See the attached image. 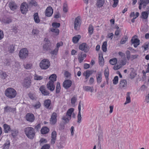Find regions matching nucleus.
Listing matches in <instances>:
<instances>
[{
	"label": "nucleus",
	"instance_id": "obj_46",
	"mask_svg": "<svg viewBox=\"0 0 149 149\" xmlns=\"http://www.w3.org/2000/svg\"><path fill=\"white\" fill-rule=\"evenodd\" d=\"M29 3L30 5H33L35 6H37L38 5L37 2L34 0H31Z\"/></svg>",
	"mask_w": 149,
	"mask_h": 149
},
{
	"label": "nucleus",
	"instance_id": "obj_55",
	"mask_svg": "<svg viewBox=\"0 0 149 149\" xmlns=\"http://www.w3.org/2000/svg\"><path fill=\"white\" fill-rule=\"evenodd\" d=\"M18 133V131L17 130H15L12 131L11 134L13 137H15L17 136Z\"/></svg>",
	"mask_w": 149,
	"mask_h": 149
},
{
	"label": "nucleus",
	"instance_id": "obj_25",
	"mask_svg": "<svg viewBox=\"0 0 149 149\" xmlns=\"http://www.w3.org/2000/svg\"><path fill=\"white\" fill-rule=\"evenodd\" d=\"M9 6L10 9L13 10L16 9L17 7L16 4L13 2H10L9 3Z\"/></svg>",
	"mask_w": 149,
	"mask_h": 149
},
{
	"label": "nucleus",
	"instance_id": "obj_41",
	"mask_svg": "<svg viewBox=\"0 0 149 149\" xmlns=\"http://www.w3.org/2000/svg\"><path fill=\"white\" fill-rule=\"evenodd\" d=\"M60 89L61 86L60 83L59 82H57L56 87V93H59L60 92Z\"/></svg>",
	"mask_w": 149,
	"mask_h": 149
},
{
	"label": "nucleus",
	"instance_id": "obj_10",
	"mask_svg": "<svg viewBox=\"0 0 149 149\" xmlns=\"http://www.w3.org/2000/svg\"><path fill=\"white\" fill-rule=\"evenodd\" d=\"M81 102L80 101L79 103L78 106L79 112L77 116V123L79 124L81 122Z\"/></svg>",
	"mask_w": 149,
	"mask_h": 149
},
{
	"label": "nucleus",
	"instance_id": "obj_5",
	"mask_svg": "<svg viewBox=\"0 0 149 149\" xmlns=\"http://www.w3.org/2000/svg\"><path fill=\"white\" fill-rule=\"evenodd\" d=\"M29 54V51L26 48H24L22 49L19 53V57L22 59H25L28 56Z\"/></svg>",
	"mask_w": 149,
	"mask_h": 149
},
{
	"label": "nucleus",
	"instance_id": "obj_6",
	"mask_svg": "<svg viewBox=\"0 0 149 149\" xmlns=\"http://www.w3.org/2000/svg\"><path fill=\"white\" fill-rule=\"evenodd\" d=\"M31 79L29 78L26 77L24 79L22 85L23 87L28 88L31 86Z\"/></svg>",
	"mask_w": 149,
	"mask_h": 149
},
{
	"label": "nucleus",
	"instance_id": "obj_64",
	"mask_svg": "<svg viewBox=\"0 0 149 149\" xmlns=\"http://www.w3.org/2000/svg\"><path fill=\"white\" fill-rule=\"evenodd\" d=\"M145 102L149 104V93L146 96Z\"/></svg>",
	"mask_w": 149,
	"mask_h": 149
},
{
	"label": "nucleus",
	"instance_id": "obj_49",
	"mask_svg": "<svg viewBox=\"0 0 149 149\" xmlns=\"http://www.w3.org/2000/svg\"><path fill=\"white\" fill-rule=\"evenodd\" d=\"M126 54L127 59L128 60L130 59L131 56H130V51L128 50L126 52Z\"/></svg>",
	"mask_w": 149,
	"mask_h": 149
},
{
	"label": "nucleus",
	"instance_id": "obj_13",
	"mask_svg": "<svg viewBox=\"0 0 149 149\" xmlns=\"http://www.w3.org/2000/svg\"><path fill=\"white\" fill-rule=\"evenodd\" d=\"M79 49L82 51H84L85 52H87L89 50L88 47L85 43L80 44L79 46Z\"/></svg>",
	"mask_w": 149,
	"mask_h": 149
},
{
	"label": "nucleus",
	"instance_id": "obj_31",
	"mask_svg": "<svg viewBox=\"0 0 149 149\" xmlns=\"http://www.w3.org/2000/svg\"><path fill=\"white\" fill-rule=\"evenodd\" d=\"M57 76L56 74H52L49 77V79L50 80V81L52 80L53 82L56 81V80Z\"/></svg>",
	"mask_w": 149,
	"mask_h": 149
},
{
	"label": "nucleus",
	"instance_id": "obj_26",
	"mask_svg": "<svg viewBox=\"0 0 149 149\" xmlns=\"http://www.w3.org/2000/svg\"><path fill=\"white\" fill-rule=\"evenodd\" d=\"M86 55L85 54H80L78 55V60L80 63L81 62L84 60V58H86Z\"/></svg>",
	"mask_w": 149,
	"mask_h": 149
},
{
	"label": "nucleus",
	"instance_id": "obj_24",
	"mask_svg": "<svg viewBox=\"0 0 149 149\" xmlns=\"http://www.w3.org/2000/svg\"><path fill=\"white\" fill-rule=\"evenodd\" d=\"M40 90L41 91L42 93L45 95H48L49 94V92L45 89L44 87L42 86L40 87Z\"/></svg>",
	"mask_w": 149,
	"mask_h": 149
},
{
	"label": "nucleus",
	"instance_id": "obj_8",
	"mask_svg": "<svg viewBox=\"0 0 149 149\" xmlns=\"http://www.w3.org/2000/svg\"><path fill=\"white\" fill-rule=\"evenodd\" d=\"M132 44H133L135 47H136L140 44V40L137 38V36H134L133 37L131 40Z\"/></svg>",
	"mask_w": 149,
	"mask_h": 149
},
{
	"label": "nucleus",
	"instance_id": "obj_23",
	"mask_svg": "<svg viewBox=\"0 0 149 149\" xmlns=\"http://www.w3.org/2000/svg\"><path fill=\"white\" fill-rule=\"evenodd\" d=\"M104 2V0H97L96 5L97 7L100 8L103 5Z\"/></svg>",
	"mask_w": 149,
	"mask_h": 149
},
{
	"label": "nucleus",
	"instance_id": "obj_14",
	"mask_svg": "<svg viewBox=\"0 0 149 149\" xmlns=\"http://www.w3.org/2000/svg\"><path fill=\"white\" fill-rule=\"evenodd\" d=\"M54 83L52 80L49 81L47 85V88L51 91H53L55 88V86L54 84Z\"/></svg>",
	"mask_w": 149,
	"mask_h": 149
},
{
	"label": "nucleus",
	"instance_id": "obj_4",
	"mask_svg": "<svg viewBox=\"0 0 149 149\" xmlns=\"http://www.w3.org/2000/svg\"><path fill=\"white\" fill-rule=\"evenodd\" d=\"M44 41L45 42V43L43 46V50L45 51L50 52L52 48L50 41L48 38H45Z\"/></svg>",
	"mask_w": 149,
	"mask_h": 149
},
{
	"label": "nucleus",
	"instance_id": "obj_34",
	"mask_svg": "<svg viewBox=\"0 0 149 149\" xmlns=\"http://www.w3.org/2000/svg\"><path fill=\"white\" fill-rule=\"evenodd\" d=\"M109 62L110 64L112 65H114L117 63V59L116 58H111L109 60Z\"/></svg>",
	"mask_w": 149,
	"mask_h": 149
},
{
	"label": "nucleus",
	"instance_id": "obj_59",
	"mask_svg": "<svg viewBox=\"0 0 149 149\" xmlns=\"http://www.w3.org/2000/svg\"><path fill=\"white\" fill-rule=\"evenodd\" d=\"M122 67L120 65H117L114 66L113 69L115 70H117L120 68Z\"/></svg>",
	"mask_w": 149,
	"mask_h": 149
},
{
	"label": "nucleus",
	"instance_id": "obj_40",
	"mask_svg": "<svg viewBox=\"0 0 149 149\" xmlns=\"http://www.w3.org/2000/svg\"><path fill=\"white\" fill-rule=\"evenodd\" d=\"M74 111V109L71 108L70 109L67 111V116L68 115L70 117H71V114Z\"/></svg>",
	"mask_w": 149,
	"mask_h": 149
},
{
	"label": "nucleus",
	"instance_id": "obj_21",
	"mask_svg": "<svg viewBox=\"0 0 149 149\" xmlns=\"http://www.w3.org/2000/svg\"><path fill=\"white\" fill-rule=\"evenodd\" d=\"M83 88L85 91H90L91 92H93L94 90L93 86H83Z\"/></svg>",
	"mask_w": 149,
	"mask_h": 149
},
{
	"label": "nucleus",
	"instance_id": "obj_47",
	"mask_svg": "<svg viewBox=\"0 0 149 149\" xmlns=\"http://www.w3.org/2000/svg\"><path fill=\"white\" fill-rule=\"evenodd\" d=\"M118 76H116L113 80V84L114 85H116L118 84Z\"/></svg>",
	"mask_w": 149,
	"mask_h": 149
},
{
	"label": "nucleus",
	"instance_id": "obj_32",
	"mask_svg": "<svg viewBox=\"0 0 149 149\" xmlns=\"http://www.w3.org/2000/svg\"><path fill=\"white\" fill-rule=\"evenodd\" d=\"M96 77L97 82L99 83L101 82L102 80L101 73L100 72H98L97 74Z\"/></svg>",
	"mask_w": 149,
	"mask_h": 149
},
{
	"label": "nucleus",
	"instance_id": "obj_1",
	"mask_svg": "<svg viewBox=\"0 0 149 149\" xmlns=\"http://www.w3.org/2000/svg\"><path fill=\"white\" fill-rule=\"evenodd\" d=\"M24 132L28 138L32 139H33L35 134V130L31 127H28L25 128Z\"/></svg>",
	"mask_w": 149,
	"mask_h": 149
},
{
	"label": "nucleus",
	"instance_id": "obj_61",
	"mask_svg": "<svg viewBox=\"0 0 149 149\" xmlns=\"http://www.w3.org/2000/svg\"><path fill=\"white\" fill-rule=\"evenodd\" d=\"M126 63L127 60L125 58L123 59L122 60L120 61V63L123 65H125Z\"/></svg>",
	"mask_w": 149,
	"mask_h": 149
},
{
	"label": "nucleus",
	"instance_id": "obj_33",
	"mask_svg": "<svg viewBox=\"0 0 149 149\" xmlns=\"http://www.w3.org/2000/svg\"><path fill=\"white\" fill-rule=\"evenodd\" d=\"M140 2L143 3V7L145 8L146 5L149 3V0H140Z\"/></svg>",
	"mask_w": 149,
	"mask_h": 149
},
{
	"label": "nucleus",
	"instance_id": "obj_63",
	"mask_svg": "<svg viewBox=\"0 0 149 149\" xmlns=\"http://www.w3.org/2000/svg\"><path fill=\"white\" fill-rule=\"evenodd\" d=\"M114 1V3L113 4L112 6L113 8L116 7L118 3V0H113Z\"/></svg>",
	"mask_w": 149,
	"mask_h": 149
},
{
	"label": "nucleus",
	"instance_id": "obj_15",
	"mask_svg": "<svg viewBox=\"0 0 149 149\" xmlns=\"http://www.w3.org/2000/svg\"><path fill=\"white\" fill-rule=\"evenodd\" d=\"M53 13V9L51 6L47 7L46 10L45 15L47 17L51 16Z\"/></svg>",
	"mask_w": 149,
	"mask_h": 149
},
{
	"label": "nucleus",
	"instance_id": "obj_28",
	"mask_svg": "<svg viewBox=\"0 0 149 149\" xmlns=\"http://www.w3.org/2000/svg\"><path fill=\"white\" fill-rule=\"evenodd\" d=\"M3 127L4 128V132L5 133H8V131H9L10 129L9 126L6 124H4L3 125Z\"/></svg>",
	"mask_w": 149,
	"mask_h": 149
},
{
	"label": "nucleus",
	"instance_id": "obj_53",
	"mask_svg": "<svg viewBox=\"0 0 149 149\" xmlns=\"http://www.w3.org/2000/svg\"><path fill=\"white\" fill-rule=\"evenodd\" d=\"M81 36L78 35L75 36V43H77L79 40L81 38Z\"/></svg>",
	"mask_w": 149,
	"mask_h": 149
},
{
	"label": "nucleus",
	"instance_id": "obj_17",
	"mask_svg": "<svg viewBox=\"0 0 149 149\" xmlns=\"http://www.w3.org/2000/svg\"><path fill=\"white\" fill-rule=\"evenodd\" d=\"M127 82L126 80L123 79L120 81L119 84V87L121 89H123L127 86Z\"/></svg>",
	"mask_w": 149,
	"mask_h": 149
},
{
	"label": "nucleus",
	"instance_id": "obj_18",
	"mask_svg": "<svg viewBox=\"0 0 149 149\" xmlns=\"http://www.w3.org/2000/svg\"><path fill=\"white\" fill-rule=\"evenodd\" d=\"M81 22V19L80 16H79L75 18V28L80 27Z\"/></svg>",
	"mask_w": 149,
	"mask_h": 149
},
{
	"label": "nucleus",
	"instance_id": "obj_22",
	"mask_svg": "<svg viewBox=\"0 0 149 149\" xmlns=\"http://www.w3.org/2000/svg\"><path fill=\"white\" fill-rule=\"evenodd\" d=\"M51 101L49 99H47L45 100L44 102V105L45 107L47 109H50L51 108H49V107L51 104Z\"/></svg>",
	"mask_w": 149,
	"mask_h": 149
},
{
	"label": "nucleus",
	"instance_id": "obj_7",
	"mask_svg": "<svg viewBox=\"0 0 149 149\" xmlns=\"http://www.w3.org/2000/svg\"><path fill=\"white\" fill-rule=\"evenodd\" d=\"M4 113H9L10 112L14 113L16 111V109L12 107L7 105L4 108Z\"/></svg>",
	"mask_w": 149,
	"mask_h": 149
},
{
	"label": "nucleus",
	"instance_id": "obj_11",
	"mask_svg": "<svg viewBox=\"0 0 149 149\" xmlns=\"http://www.w3.org/2000/svg\"><path fill=\"white\" fill-rule=\"evenodd\" d=\"M26 120L30 122H32L35 119V117L33 114L30 113H27L25 116Z\"/></svg>",
	"mask_w": 149,
	"mask_h": 149
},
{
	"label": "nucleus",
	"instance_id": "obj_9",
	"mask_svg": "<svg viewBox=\"0 0 149 149\" xmlns=\"http://www.w3.org/2000/svg\"><path fill=\"white\" fill-rule=\"evenodd\" d=\"M28 6L26 3H23L21 5L20 9L22 13L26 14L28 11Z\"/></svg>",
	"mask_w": 149,
	"mask_h": 149
},
{
	"label": "nucleus",
	"instance_id": "obj_30",
	"mask_svg": "<svg viewBox=\"0 0 149 149\" xmlns=\"http://www.w3.org/2000/svg\"><path fill=\"white\" fill-rule=\"evenodd\" d=\"M34 19L36 23H38L40 22V20L39 18L38 13H35L33 15Z\"/></svg>",
	"mask_w": 149,
	"mask_h": 149
},
{
	"label": "nucleus",
	"instance_id": "obj_2",
	"mask_svg": "<svg viewBox=\"0 0 149 149\" xmlns=\"http://www.w3.org/2000/svg\"><path fill=\"white\" fill-rule=\"evenodd\" d=\"M5 95L10 98H14L17 95V92L16 91L12 88H8L5 91Z\"/></svg>",
	"mask_w": 149,
	"mask_h": 149
},
{
	"label": "nucleus",
	"instance_id": "obj_60",
	"mask_svg": "<svg viewBox=\"0 0 149 149\" xmlns=\"http://www.w3.org/2000/svg\"><path fill=\"white\" fill-rule=\"evenodd\" d=\"M39 30L36 29H33L32 32V34L33 35L37 34L39 33Z\"/></svg>",
	"mask_w": 149,
	"mask_h": 149
},
{
	"label": "nucleus",
	"instance_id": "obj_57",
	"mask_svg": "<svg viewBox=\"0 0 149 149\" xmlns=\"http://www.w3.org/2000/svg\"><path fill=\"white\" fill-rule=\"evenodd\" d=\"M50 147V145L48 144H46L43 146L40 149H49Z\"/></svg>",
	"mask_w": 149,
	"mask_h": 149
},
{
	"label": "nucleus",
	"instance_id": "obj_27",
	"mask_svg": "<svg viewBox=\"0 0 149 149\" xmlns=\"http://www.w3.org/2000/svg\"><path fill=\"white\" fill-rule=\"evenodd\" d=\"M41 132L42 134H45L49 131V129L47 127H42L41 130Z\"/></svg>",
	"mask_w": 149,
	"mask_h": 149
},
{
	"label": "nucleus",
	"instance_id": "obj_43",
	"mask_svg": "<svg viewBox=\"0 0 149 149\" xmlns=\"http://www.w3.org/2000/svg\"><path fill=\"white\" fill-rule=\"evenodd\" d=\"M51 31L56 35H58L59 33V30L58 29H51Z\"/></svg>",
	"mask_w": 149,
	"mask_h": 149
},
{
	"label": "nucleus",
	"instance_id": "obj_42",
	"mask_svg": "<svg viewBox=\"0 0 149 149\" xmlns=\"http://www.w3.org/2000/svg\"><path fill=\"white\" fill-rule=\"evenodd\" d=\"M2 21L4 23L7 24L11 22L12 20L8 18L6 19H3Z\"/></svg>",
	"mask_w": 149,
	"mask_h": 149
},
{
	"label": "nucleus",
	"instance_id": "obj_19",
	"mask_svg": "<svg viewBox=\"0 0 149 149\" xmlns=\"http://www.w3.org/2000/svg\"><path fill=\"white\" fill-rule=\"evenodd\" d=\"M149 14L147 13L146 12L143 11L141 13V18L145 20V22L146 24L147 23V18L148 17Z\"/></svg>",
	"mask_w": 149,
	"mask_h": 149
},
{
	"label": "nucleus",
	"instance_id": "obj_45",
	"mask_svg": "<svg viewBox=\"0 0 149 149\" xmlns=\"http://www.w3.org/2000/svg\"><path fill=\"white\" fill-rule=\"evenodd\" d=\"M52 26L54 28H58L60 27V24L59 23L54 22L52 23Z\"/></svg>",
	"mask_w": 149,
	"mask_h": 149
},
{
	"label": "nucleus",
	"instance_id": "obj_44",
	"mask_svg": "<svg viewBox=\"0 0 149 149\" xmlns=\"http://www.w3.org/2000/svg\"><path fill=\"white\" fill-rule=\"evenodd\" d=\"M10 145V142L9 141L4 144L3 146V149H8Z\"/></svg>",
	"mask_w": 149,
	"mask_h": 149
},
{
	"label": "nucleus",
	"instance_id": "obj_51",
	"mask_svg": "<svg viewBox=\"0 0 149 149\" xmlns=\"http://www.w3.org/2000/svg\"><path fill=\"white\" fill-rule=\"evenodd\" d=\"M58 49L57 48H56L55 49H54L52 51H50L49 52L50 53L52 54V55H56L58 52Z\"/></svg>",
	"mask_w": 149,
	"mask_h": 149
},
{
	"label": "nucleus",
	"instance_id": "obj_48",
	"mask_svg": "<svg viewBox=\"0 0 149 149\" xmlns=\"http://www.w3.org/2000/svg\"><path fill=\"white\" fill-rule=\"evenodd\" d=\"M41 106V104L39 102H37L36 104L33 105V107L35 109H37L40 108Z\"/></svg>",
	"mask_w": 149,
	"mask_h": 149
},
{
	"label": "nucleus",
	"instance_id": "obj_35",
	"mask_svg": "<svg viewBox=\"0 0 149 149\" xmlns=\"http://www.w3.org/2000/svg\"><path fill=\"white\" fill-rule=\"evenodd\" d=\"M107 42L105 41L103 43L102 47V49L104 52H106L107 51Z\"/></svg>",
	"mask_w": 149,
	"mask_h": 149
},
{
	"label": "nucleus",
	"instance_id": "obj_16",
	"mask_svg": "<svg viewBox=\"0 0 149 149\" xmlns=\"http://www.w3.org/2000/svg\"><path fill=\"white\" fill-rule=\"evenodd\" d=\"M72 83V81L70 80H65L63 84V87L67 89L71 86Z\"/></svg>",
	"mask_w": 149,
	"mask_h": 149
},
{
	"label": "nucleus",
	"instance_id": "obj_12",
	"mask_svg": "<svg viewBox=\"0 0 149 149\" xmlns=\"http://www.w3.org/2000/svg\"><path fill=\"white\" fill-rule=\"evenodd\" d=\"M57 114L55 112H53L52 114L50 119L51 123L52 125L55 124L57 121Z\"/></svg>",
	"mask_w": 149,
	"mask_h": 149
},
{
	"label": "nucleus",
	"instance_id": "obj_36",
	"mask_svg": "<svg viewBox=\"0 0 149 149\" xmlns=\"http://www.w3.org/2000/svg\"><path fill=\"white\" fill-rule=\"evenodd\" d=\"M131 102L130 97V93H127V97L126 98V101L125 104H126L127 103H130Z\"/></svg>",
	"mask_w": 149,
	"mask_h": 149
},
{
	"label": "nucleus",
	"instance_id": "obj_52",
	"mask_svg": "<svg viewBox=\"0 0 149 149\" xmlns=\"http://www.w3.org/2000/svg\"><path fill=\"white\" fill-rule=\"evenodd\" d=\"M24 68L26 69H31L32 67V65L31 64H27L26 65H24Z\"/></svg>",
	"mask_w": 149,
	"mask_h": 149
},
{
	"label": "nucleus",
	"instance_id": "obj_20",
	"mask_svg": "<svg viewBox=\"0 0 149 149\" xmlns=\"http://www.w3.org/2000/svg\"><path fill=\"white\" fill-rule=\"evenodd\" d=\"M99 63L101 66H103L104 65V59L102 54H99Z\"/></svg>",
	"mask_w": 149,
	"mask_h": 149
},
{
	"label": "nucleus",
	"instance_id": "obj_58",
	"mask_svg": "<svg viewBox=\"0 0 149 149\" xmlns=\"http://www.w3.org/2000/svg\"><path fill=\"white\" fill-rule=\"evenodd\" d=\"M56 133L55 131H53L52 133V138L56 139Z\"/></svg>",
	"mask_w": 149,
	"mask_h": 149
},
{
	"label": "nucleus",
	"instance_id": "obj_56",
	"mask_svg": "<svg viewBox=\"0 0 149 149\" xmlns=\"http://www.w3.org/2000/svg\"><path fill=\"white\" fill-rule=\"evenodd\" d=\"M64 75L65 77L67 78H70V74L68 71H65Z\"/></svg>",
	"mask_w": 149,
	"mask_h": 149
},
{
	"label": "nucleus",
	"instance_id": "obj_39",
	"mask_svg": "<svg viewBox=\"0 0 149 149\" xmlns=\"http://www.w3.org/2000/svg\"><path fill=\"white\" fill-rule=\"evenodd\" d=\"M104 74L106 79H108L109 75V69L108 68H105L104 71Z\"/></svg>",
	"mask_w": 149,
	"mask_h": 149
},
{
	"label": "nucleus",
	"instance_id": "obj_3",
	"mask_svg": "<svg viewBox=\"0 0 149 149\" xmlns=\"http://www.w3.org/2000/svg\"><path fill=\"white\" fill-rule=\"evenodd\" d=\"M39 65L41 69L46 70L50 66V62L48 59H44L41 61Z\"/></svg>",
	"mask_w": 149,
	"mask_h": 149
},
{
	"label": "nucleus",
	"instance_id": "obj_37",
	"mask_svg": "<svg viewBox=\"0 0 149 149\" xmlns=\"http://www.w3.org/2000/svg\"><path fill=\"white\" fill-rule=\"evenodd\" d=\"M15 51L14 46L13 45H10L8 48V52L10 53H12Z\"/></svg>",
	"mask_w": 149,
	"mask_h": 149
},
{
	"label": "nucleus",
	"instance_id": "obj_62",
	"mask_svg": "<svg viewBox=\"0 0 149 149\" xmlns=\"http://www.w3.org/2000/svg\"><path fill=\"white\" fill-rule=\"evenodd\" d=\"M43 77L42 76H38L37 75H36L34 77V79L36 80H40L42 79Z\"/></svg>",
	"mask_w": 149,
	"mask_h": 149
},
{
	"label": "nucleus",
	"instance_id": "obj_29",
	"mask_svg": "<svg viewBox=\"0 0 149 149\" xmlns=\"http://www.w3.org/2000/svg\"><path fill=\"white\" fill-rule=\"evenodd\" d=\"M142 47L144 48V51H146L149 49V42H147L144 43Z\"/></svg>",
	"mask_w": 149,
	"mask_h": 149
},
{
	"label": "nucleus",
	"instance_id": "obj_50",
	"mask_svg": "<svg viewBox=\"0 0 149 149\" xmlns=\"http://www.w3.org/2000/svg\"><path fill=\"white\" fill-rule=\"evenodd\" d=\"M7 75L5 72L1 73L0 77L2 79H5L7 77Z\"/></svg>",
	"mask_w": 149,
	"mask_h": 149
},
{
	"label": "nucleus",
	"instance_id": "obj_54",
	"mask_svg": "<svg viewBox=\"0 0 149 149\" xmlns=\"http://www.w3.org/2000/svg\"><path fill=\"white\" fill-rule=\"evenodd\" d=\"M127 37H125L124 38L122 39L120 41V43L121 44H123L125 43L126 42L127 40Z\"/></svg>",
	"mask_w": 149,
	"mask_h": 149
},
{
	"label": "nucleus",
	"instance_id": "obj_38",
	"mask_svg": "<svg viewBox=\"0 0 149 149\" xmlns=\"http://www.w3.org/2000/svg\"><path fill=\"white\" fill-rule=\"evenodd\" d=\"M91 74V71H90L87 70L83 73V75L85 76L86 78L87 79L88 78Z\"/></svg>",
	"mask_w": 149,
	"mask_h": 149
}]
</instances>
